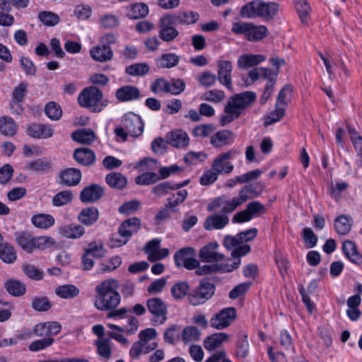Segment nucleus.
<instances>
[{"instance_id":"nucleus-1","label":"nucleus","mask_w":362,"mask_h":362,"mask_svg":"<svg viewBox=\"0 0 362 362\" xmlns=\"http://www.w3.org/2000/svg\"><path fill=\"white\" fill-rule=\"evenodd\" d=\"M256 98V94L252 91H245L230 97L223 110L225 114L220 117L221 126L224 127L238 119Z\"/></svg>"},{"instance_id":"nucleus-2","label":"nucleus","mask_w":362,"mask_h":362,"mask_svg":"<svg viewBox=\"0 0 362 362\" xmlns=\"http://www.w3.org/2000/svg\"><path fill=\"white\" fill-rule=\"evenodd\" d=\"M119 284L110 279L100 283L95 287V306L100 310H110L115 308L120 303V295L117 291Z\"/></svg>"},{"instance_id":"nucleus-3","label":"nucleus","mask_w":362,"mask_h":362,"mask_svg":"<svg viewBox=\"0 0 362 362\" xmlns=\"http://www.w3.org/2000/svg\"><path fill=\"white\" fill-rule=\"evenodd\" d=\"M279 7V4L274 1L265 2L262 0H255L242 6L240 15L244 18L252 19L258 17L269 21L276 16Z\"/></svg>"},{"instance_id":"nucleus-4","label":"nucleus","mask_w":362,"mask_h":362,"mask_svg":"<svg viewBox=\"0 0 362 362\" xmlns=\"http://www.w3.org/2000/svg\"><path fill=\"white\" fill-rule=\"evenodd\" d=\"M144 132V123L141 117L134 112H129L124 114L121 120V127L115 129L117 137L121 138L125 141L129 134L133 137H138Z\"/></svg>"},{"instance_id":"nucleus-5","label":"nucleus","mask_w":362,"mask_h":362,"mask_svg":"<svg viewBox=\"0 0 362 362\" xmlns=\"http://www.w3.org/2000/svg\"><path fill=\"white\" fill-rule=\"evenodd\" d=\"M215 289V285L210 279H201L199 286L188 295L189 303L194 306L204 304L214 296Z\"/></svg>"},{"instance_id":"nucleus-6","label":"nucleus","mask_w":362,"mask_h":362,"mask_svg":"<svg viewBox=\"0 0 362 362\" xmlns=\"http://www.w3.org/2000/svg\"><path fill=\"white\" fill-rule=\"evenodd\" d=\"M267 213V209L262 204L258 201L250 202L245 209L236 213L233 218V223H244L250 221L254 217H258L261 214Z\"/></svg>"},{"instance_id":"nucleus-7","label":"nucleus","mask_w":362,"mask_h":362,"mask_svg":"<svg viewBox=\"0 0 362 362\" xmlns=\"http://www.w3.org/2000/svg\"><path fill=\"white\" fill-rule=\"evenodd\" d=\"M103 94L98 87L92 86L85 88L78 96V103L83 107L89 109L93 112V108L103 98Z\"/></svg>"},{"instance_id":"nucleus-8","label":"nucleus","mask_w":362,"mask_h":362,"mask_svg":"<svg viewBox=\"0 0 362 362\" xmlns=\"http://www.w3.org/2000/svg\"><path fill=\"white\" fill-rule=\"evenodd\" d=\"M240 199L241 197L239 194L231 199H226L225 197H218L207 206V210L212 211L214 209L221 208V211L224 215L232 213L236 208L245 203Z\"/></svg>"},{"instance_id":"nucleus-9","label":"nucleus","mask_w":362,"mask_h":362,"mask_svg":"<svg viewBox=\"0 0 362 362\" xmlns=\"http://www.w3.org/2000/svg\"><path fill=\"white\" fill-rule=\"evenodd\" d=\"M236 316V310L234 308H223L211 319L210 325L216 329H223L228 327Z\"/></svg>"},{"instance_id":"nucleus-10","label":"nucleus","mask_w":362,"mask_h":362,"mask_svg":"<svg viewBox=\"0 0 362 362\" xmlns=\"http://www.w3.org/2000/svg\"><path fill=\"white\" fill-rule=\"evenodd\" d=\"M238 153L235 149H231L218 155L214 160L211 168L218 174H228L233 170V165L228 160L232 159Z\"/></svg>"},{"instance_id":"nucleus-11","label":"nucleus","mask_w":362,"mask_h":362,"mask_svg":"<svg viewBox=\"0 0 362 362\" xmlns=\"http://www.w3.org/2000/svg\"><path fill=\"white\" fill-rule=\"evenodd\" d=\"M217 242L210 243L203 246L200 250L199 257L203 262H221L225 259V255L217 252L218 247Z\"/></svg>"},{"instance_id":"nucleus-12","label":"nucleus","mask_w":362,"mask_h":362,"mask_svg":"<svg viewBox=\"0 0 362 362\" xmlns=\"http://www.w3.org/2000/svg\"><path fill=\"white\" fill-rule=\"evenodd\" d=\"M146 305L148 311L156 318L158 319L160 324H163L167 319L168 306L166 303L160 298L154 297L147 300Z\"/></svg>"},{"instance_id":"nucleus-13","label":"nucleus","mask_w":362,"mask_h":362,"mask_svg":"<svg viewBox=\"0 0 362 362\" xmlns=\"http://www.w3.org/2000/svg\"><path fill=\"white\" fill-rule=\"evenodd\" d=\"M173 26L176 25L171 23L167 15L160 19L158 36L163 41L172 42L178 36L179 32Z\"/></svg>"},{"instance_id":"nucleus-14","label":"nucleus","mask_w":362,"mask_h":362,"mask_svg":"<svg viewBox=\"0 0 362 362\" xmlns=\"http://www.w3.org/2000/svg\"><path fill=\"white\" fill-rule=\"evenodd\" d=\"M103 195V187L98 184H91L81 191L79 199L82 203L90 204L98 202Z\"/></svg>"},{"instance_id":"nucleus-15","label":"nucleus","mask_w":362,"mask_h":362,"mask_svg":"<svg viewBox=\"0 0 362 362\" xmlns=\"http://www.w3.org/2000/svg\"><path fill=\"white\" fill-rule=\"evenodd\" d=\"M218 79L219 82L225 86L228 89L232 90L231 72L233 69L232 63L228 60L218 61Z\"/></svg>"},{"instance_id":"nucleus-16","label":"nucleus","mask_w":362,"mask_h":362,"mask_svg":"<svg viewBox=\"0 0 362 362\" xmlns=\"http://www.w3.org/2000/svg\"><path fill=\"white\" fill-rule=\"evenodd\" d=\"M141 228V221L136 217L129 218L124 221L118 228V234L121 238H126L129 240Z\"/></svg>"},{"instance_id":"nucleus-17","label":"nucleus","mask_w":362,"mask_h":362,"mask_svg":"<svg viewBox=\"0 0 362 362\" xmlns=\"http://www.w3.org/2000/svg\"><path fill=\"white\" fill-rule=\"evenodd\" d=\"M27 134L35 139H47L52 136L54 130L50 125L33 123L28 125Z\"/></svg>"},{"instance_id":"nucleus-18","label":"nucleus","mask_w":362,"mask_h":362,"mask_svg":"<svg viewBox=\"0 0 362 362\" xmlns=\"http://www.w3.org/2000/svg\"><path fill=\"white\" fill-rule=\"evenodd\" d=\"M235 140L234 133L228 129H223L214 134L210 140L211 144L215 148H221L230 145Z\"/></svg>"},{"instance_id":"nucleus-19","label":"nucleus","mask_w":362,"mask_h":362,"mask_svg":"<svg viewBox=\"0 0 362 362\" xmlns=\"http://www.w3.org/2000/svg\"><path fill=\"white\" fill-rule=\"evenodd\" d=\"M59 177L61 182L66 186H76L81 180V172L80 170L69 168L59 173Z\"/></svg>"},{"instance_id":"nucleus-20","label":"nucleus","mask_w":362,"mask_h":362,"mask_svg":"<svg viewBox=\"0 0 362 362\" xmlns=\"http://www.w3.org/2000/svg\"><path fill=\"white\" fill-rule=\"evenodd\" d=\"M115 97L120 102H128L140 98L141 93L137 87L127 85L118 88Z\"/></svg>"},{"instance_id":"nucleus-21","label":"nucleus","mask_w":362,"mask_h":362,"mask_svg":"<svg viewBox=\"0 0 362 362\" xmlns=\"http://www.w3.org/2000/svg\"><path fill=\"white\" fill-rule=\"evenodd\" d=\"M167 142L176 148H183L189 144V139L187 134L180 129L168 133L165 136Z\"/></svg>"},{"instance_id":"nucleus-22","label":"nucleus","mask_w":362,"mask_h":362,"mask_svg":"<svg viewBox=\"0 0 362 362\" xmlns=\"http://www.w3.org/2000/svg\"><path fill=\"white\" fill-rule=\"evenodd\" d=\"M167 16L171 20V23H175L176 25L180 24H194L199 20V13L194 11H181Z\"/></svg>"},{"instance_id":"nucleus-23","label":"nucleus","mask_w":362,"mask_h":362,"mask_svg":"<svg viewBox=\"0 0 362 362\" xmlns=\"http://www.w3.org/2000/svg\"><path fill=\"white\" fill-rule=\"evenodd\" d=\"M266 56L263 54H244L239 57L238 66L239 69H247L257 66L266 60Z\"/></svg>"},{"instance_id":"nucleus-24","label":"nucleus","mask_w":362,"mask_h":362,"mask_svg":"<svg viewBox=\"0 0 362 362\" xmlns=\"http://www.w3.org/2000/svg\"><path fill=\"white\" fill-rule=\"evenodd\" d=\"M262 191V185L259 182H255L245 185L239 190L238 194L241 197L240 199L245 202L248 199H252L259 197Z\"/></svg>"},{"instance_id":"nucleus-25","label":"nucleus","mask_w":362,"mask_h":362,"mask_svg":"<svg viewBox=\"0 0 362 362\" xmlns=\"http://www.w3.org/2000/svg\"><path fill=\"white\" fill-rule=\"evenodd\" d=\"M90 54L93 60L99 62H105L112 59L113 52L110 47H105L100 43V45L93 47L90 49Z\"/></svg>"},{"instance_id":"nucleus-26","label":"nucleus","mask_w":362,"mask_h":362,"mask_svg":"<svg viewBox=\"0 0 362 362\" xmlns=\"http://www.w3.org/2000/svg\"><path fill=\"white\" fill-rule=\"evenodd\" d=\"M74 159L81 165H91L95 161V153L87 148H78L74 152Z\"/></svg>"},{"instance_id":"nucleus-27","label":"nucleus","mask_w":362,"mask_h":362,"mask_svg":"<svg viewBox=\"0 0 362 362\" xmlns=\"http://www.w3.org/2000/svg\"><path fill=\"white\" fill-rule=\"evenodd\" d=\"M15 239L17 244L25 252H33L34 236L28 231H17L15 233Z\"/></svg>"},{"instance_id":"nucleus-28","label":"nucleus","mask_w":362,"mask_h":362,"mask_svg":"<svg viewBox=\"0 0 362 362\" xmlns=\"http://www.w3.org/2000/svg\"><path fill=\"white\" fill-rule=\"evenodd\" d=\"M228 222L229 219L227 216L224 214H216L207 217L204 223V227L208 230L212 229H222Z\"/></svg>"},{"instance_id":"nucleus-29","label":"nucleus","mask_w":362,"mask_h":362,"mask_svg":"<svg viewBox=\"0 0 362 362\" xmlns=\"http://www.w3.org/2000/svg\"><path fill=\"white\" fill-rule=\"evenodd\" d=\"M59 233L64 238L77 239L84 234L85 229L80 225L70 224L60 227Z\"/></svg>"},{"instance_id":"nucleus-30","label":"nucleus","mask_w":362,"mask_h":362,"mask_svg":"<svg viewBox=\"0 0 362 362\" xmlns=\"http://www.w3.org/2000/svg\"><path fill=\"white\" fill-rule=\"evenodd\" d=\"M345 256L356 264H362V255L357 251L355 243L351 240H346L342 246Z\"/></svg>"},{"instance_id":"nucleus-31","label":"nucleus","mask_w":362,"mask_h":362,"mask_svg":"<svg viewBox=\"0 0 362 362\" xmlns=\"http://www.w3.org/2000/svg\"><path fill=\"white\" fill-rule=\"evenodd\" d=\"M4 288L13 296L19 297L26 292V286L24 283L15 279H9L4 283Z\"/></svg>"},{"instance_id":"nucleus-32","label":"nucleus","mask_w":362,"mask_h":362,"mask_svg":"<svg viewBox=\"0 0 362 362\" xmlns=\"http://www.w3.org/2000/svg\"><path fill=\"white\" fill-rule=\"evenodd\" d=\"M228 339V335L223 332L215 333L208 336L203 342L207 351H213Z\"/></svg>"},{"instance_id":"nucleus-33","label":"nucleus","mask_w":362,"mask_h":362,"mask_svg":"<svg viewBox=\"0 0 362 362\" xmlns=\"http://www.w3.org/2000/svg\"><path fill=\"white\" fill-rule=\"evenodd\" d=\"M0 259L6 264H13L17 259L13 246L6 242H0Z\"/></svg>"},{"instance_id":"nucleus-34","label":"nucleus","mask_w":362,"mask_h":362,"mask_svg":"<svg viewBox=\"0 0 362 362\" xmlns=\"http://www.w3.org/2000/svg\"><path fill=\"white\" fill-rule=\"evenodd\" d=\"M180 59V56L175 53L163 54L156 59V64L158 69H171L178 64Z\"/></svg>"},{"instance_id":"nucleus-35","label":"nucleus","mask_w":362,"mask_h":362,"mask_svg":"<svg viewBox=\"0 0 362 362\" xmlns=\"http://www.w3.org/2000/svg\"><path fill=\"white\" fill-rule=\"evenodd\" d=\"M71 138L78 143L90 144L94 141L95 135L90 129H81L74 131L71 134Z\"/></svg>"},{"instance_id":"nucleus-36","label":"nucleus","mask_w":362,"mask_h":362,"mask_svg":"<svg viewBox=\"0 0 362 362\" xmlns=\"http://www.w3.org/2000/svg\"><path fill=\"white\" fill-rule=\"evenodd\" d=\"M78 221L87 226H91L98 219V211L95 207L83 209L78 216Z\"/></svg>"},{"instance_id":"nucleus-37","label":"nucleus","mask_w":362,"mask_h":362,"mask_svg":"<svg viewBox=\"0 0 362 362\" xmlns=\"http://www.w3.org/2000/svg\"><path fill=\"white\" fill-rule=\"evenodd\" d=\"M107 184L112 188L122 189L127 184V177L120 173L112 172L105 177Z\"/></svg>"},{"instance_id":"nucleus-38","label":"nucleus","mask_w":362,"mask_h":362,"mask_svg":"<svg viewBox=\"0 0 362 362\" xmlns=\"http://www.w3.org/2000/svg\"><path fill=\"white\" fill-rule=\"evenodd\" d=\"M18 126L13 119L8 116H2L0 117V132L8 136L16 134Z\"/></svg>"},{"instance_id":"nucleus-39","label":"nucleus","mask_w":362,"mask_h":362,"mask_svg":"<svg viewBox=\"0 0 362 362\" xmlns=\"http://www.w3.org/2000/svg\"><path fill=\"white\" fill-rule=\"evenodd\" d=\"M148 6L145 3H135L130 6L127 16L129 19H139L145 18L148 13Z\"/></svg>"},{"instance_id":"nucleus-40","label":"nucleus","mask_w":362,"mask_h":362,"mask_svg":"<svg viewBox=\"0 0 362 362\" xmlns=\"http://www.w3.org/2000/svg\"><path fill=\"white\" fill-rule=\"evenodd\" d=\"M352 219L349 216L341 215L334 221V229L338 234L346 235L351 228Z\"/></svg>"},{"instance_id":"nucleus-41","label":"nucleus","mask_w":362,"mask_h":362,"mask_svg":"<svg viewBox=\"0 0 362 362\" xmlns=\"http://www.w3.org/2000/svg\"><path fill=\"white\" fill-rule=\"evenodd\" d=\"M188 192L186 189H181L176 193H173L171 197L167 199L165 206L168 207L172 211L177 212L176 207L185 202L187 197Z\"/></svg>"},{"instance_id":"nucleus-42","label":"nucleus","mask_w":362,"mask_h":362,"mask_svg":"<svg viewBox=\"0 0 362 362\" xmlns=\"http://www.w3.org/2000/svg\"><path fill=\"white\" fill-rule=\"evenodd\" d=\"M31 221L33 224L40 228H48L54 224V218L50 214H38L34 215Z\"/></svg>"},{"instance_id":"nucleus-43","label":"nucleus","mask_w":362,"mask_h":362,"mask_svg":"<svg viewBox=\"0 0 362 362\" xmlns=\"http://www.w3.org/2000/svg\"><path fill=\"white\" fill-rule=\"evenodd\" d=\"M195 251L192 247H183L177 251L174 255V261L176 267H182V265L192 257H194Z\"/></svg>"},{"instance_id":"nucleus-44","label":"nucleus","mask_w":362,"mask_h":362,"mask_svg":"<svg viewBox=\"0 0 362 362\" xmlns=\"http://www.w3.org/2000/svg\"><path fill=\"white\" fill-rule=\"evenodd\" d=\"M269 32L265 25H257L252 23L248 37L250 42H259L267 37Z\"/></svg>"},{"instance_id":"nucleus-45","label":"nucleus","mask_w":362,"mask_h":362,"mask_svg":"<svg viewBox=\"0 0 362 362\" xmlns=\"http://www.w3.org/2000/svg\"><path fill=\"white\" fill-rule=\"evenodd\" d=\"M249 354V342L247 336L245 334H240L238 336L235 356L239 358H245Z\"/></svg>"},{"instance_id":"nucleus-46","label":"nucleus","mask_w":362,"mask_h":362,"mask_svg":"<svg viewBox=\"0 0 362 362\" xmlns=\"http://www.w3.org/2000/svg\"><path fill=\"white\" fill-rule=\"evenodd\" d=\"M200 337L201 332L194 326H187L182 332V341L185 344L198 341Z\"/></svg>"},{"instance_id":"nucleus-47","label":"nucleus","mask_w":362,"mask_h":362,"mask_svg":"<svg viewBox=\"0 0 362 362\" xmlns=\"http://www.w3.org/2000/svg\"><path fill=\"white\" fill-rule=\"evenodd\" d=\"M110 343V339L107 338L98 339L95 341V345L97 347V353L100 357L106 360L110 359L111 357L112 349Z\"/></svg>"},{"instance_id":"nucleus-48","label":"nucleus","mask_w":362,"mask_h":362,"mask_svg":"<svg viewBox=\"0 0 362 362\" xmlns=\"http://www.w3.org/2000/svg\"><path fill=\"white\" fill-rule=\"evenodd\" d=\"M52 306V303L46 296H37L31 299V308L38 312H45L49 310Z\"/></svg>"},{"instance_id":"nucleus-49","label":"nucleus","mask_w":362,"mask_h":362,"mask_svg":"<svg viewBox=\"0 0 362 362\" xmlns=\"http://www.w3.org/2000/svg\"><path fill=\"white\" fill-rule=\"evenodd\" d=\"M56 294L62 298H73L79 293V289L74 285L65 284L58 286L55 289Z\"/></svg>"},{"instance_id":"nucleus-50","label":"nucleus","mask_w":362,"mask_h":362,"mask_svg":"<svg viewBox=\"0 0 362 362\" xmlns=\"http://www.w3.org/2000/svg\"><path fill=\"white\" fill-rule=\"evenodd\" d=\"M252 25L251 22H235L232 24L231 32L237 35H243L248 40Z\"/></svg>"},{"instance_id":"nucleus-51","label":"nucleus","mask_w":362,"mask_h":362,"mask_svg":"<svg viewBox=\"0 0 362 362\" xmlns=\"http://www.w3.org/2000/svg\"><path fill=\"white\" fill-rule=\"evenodd\" d=\"M74 198L71 190H64L55 194L52 199V204L54 206H62L70 203Z\"/></svg>"},{"instance_id":"nucleus-52","label":"nucleus","mask_w":362,"mask_h":362,"mask_svg":"<svg viewBox=\"0 0 362 362\" xmlns=\"http://www.w3.org/2000/svg\"><path fill=\"white\" fill-rule=\"evenodd\" d=\"M46 115L52 120H59L62 115V110L59 104L55 102H49L45 107Z\"/></svg>"},{"instance_id":"nucleus-53","label":"nucleus","mask_w":362,"mask_h":362,"mask_svg":"<svg viewBox=\"0 0 362 362\" xmlns=\"http://www.w3.org/2000/svg\"><path fill=\"white\" fill-rule=\"evenodd\" d=\"M160 180V177L156 173L146 172L135 178V182L139 185H150Z\"/></svg>"},{"instance_id":"nucleus-54","label":"nucleus","mask_w":362,"mask_h":362,"mask_svg":"<svg viewBox=\"0 0 362 362\" xmlns=\"http://www.w3.org/2000/svg\"><path fill=\"white\" fill-rule=\"evenodd\" d=\"M28 84L25 82H21L13 88L12 93V100L14 103L20 104L24 100L28 93Z\"/></svg>"},{"instance_id":"nucleus-55","label":"nucleus","mask_w":362,"mask_h":362,"mask_svg":"<svg viewBox=\"0 0 362 362\" xmlns=\"http://www.w3.org/2000/svg\"><path fill=\"white\" fill-rule=\"evenodd\" d=\"M84 252L91 256V257L96 259H100L105 255V250L103 244L95 242L90 243L88 247L84 250Z\"/></svg>"},{"instance_id":"nucleus-56","label":"nucleus","mask_w":362,"mask_h":362,"mask_svg":"<svg viewBox=\"0 0 362 362\" xmlns=\"http://www.w3.org/2000/svg\"><path fill=\"white\" fill-rule=\"evenodd\" d=\"M189 291V286L187 281H180L176 283L171 288V293L174 298L180 299L185 297Z\"/></svg>"},{"instance_id":"nucleus-57","label":"nucleus","mask_w":362,"mask_h":362,"mask_svg":"<svg viewBox=\"0 0 362 362\" xmlns=\"http://www.w3.org/2000/svg\"><path fill=\"white\" fill-rule=\"evenodd\" d=\"M38 18L45 25L54 26L59 22V17L51 11H41L38 14Z\"/></svg>"},{"instance_id":"nucleus-58","label":"nucleus","mask_w":362,"mask_h":362,"mask_svg":"<svg viewBox=\"0 0 362 362\" xmlns=\"http://www.w3.org/2000/svg\"><path fill=\"white\" fill-rule=\"evenodd\" d=\"M296 8L303 23L307 22L308 16L311 10L309 4L306 0H297L296 2Z\"/></svg>"},{"instance_id":"nucleus-59","label":"nucleus","mask_w":362,"mask_h":362,"mask_svg":"<svg viewBox=\"0 0 362 362\" xmlns=\"http://www.w3.org/2000/svg\"><path fill=\"white\" fill-rule=\"evenodd\" d=\"M149 71L148 65L146 63H138L126 68V73L131 76H143Z\"/></svg>"},{"instance_id":"nucleus-60","label":"nucleus","mask_w":362,"mask_h":362,"mask_svg":"<svg viewBox=\"0 0 362 362\" xmlns=\"http://www.w3.org/2000/svg\"><path fill=\"white\" fill-rule=\"evenodd\" d=\"M54 341V339L52 337H46L44 339H37L32 342L29 345L28 349L31 351H39L51 346Z\"/></svg>"},{"instance_id":"nucleus-61","label":"nucleus","mask_w":362,"mask_h":362,"mask_svg":"<svg viewBox=\"0 0 362 362\" xmlns=\"http://www.w3.org/2000/svg\"><path fill=\"white\" fill-rule=\"evenodd\" d=\"M23 271L25 274L30 279L39 281L43 279L44 273L37 269L32 264H25L23 266Z\"/></svg>"},{"instance_id":"nucleus-62","label":"nucleus","mask_w":362,"mask_h":362,"mask_svg":"<svg viewBox=\"0 0 362 362\" xmlns=\"http://www.w3.org/2000/svg\"><path fill=\"white\" fill-rule=\"evenodd\" d=\"M224 98H225L224 92L223 90H216V89L208 90V91L205 92L203 94V95L202 96V100L209 101V102H213L215 103H220L221 100H223Z\"/></svg>"},{"instance_id":"nucleus-63","label":"nucleus","mask_w":362,"mask_h":362,"mask_svg":"<svg viewBox=\"0 0 362 362\" xmlns=\"http://www.w3.org/2000/svg\"><path fill=\"white\" fill-rule=\"evenodd\" d=\"M170 190H175L173 182H163L152 188L151 192L158 197L167 194Z\"/></svg>"},{"instance_id":"nucleus-64","label":"nucleus","mask_w":362,"mask_h":362,"mask_svg":"<svg viewBox=\"0 0 362 362\" xmlns=\"http://www.w3.org/2000/svg\"><path fill=\"white\" fill-rule=\"evenodd\" d=\"M303 239L308 247H314L317 243V237L310 228H305L301 232Z\"/></svg>"}]
</instances>
